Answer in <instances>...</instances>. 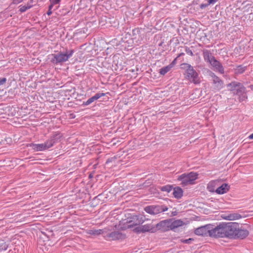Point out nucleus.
Wrapping results in <instances>:
<instances>
[{"label":"nucleus","instance_id":"nucleus-11","mask_svg":"<svg viewBox=\"0 0 253 253\" xmlns=\"http://www.w3.org/2000/svg\"><path fill=\"white\" fill-rule=\"evenodd\" d=\"M210 64L213 68L214 71L218 72L220 74H224V68L222 64L215 58L213 60L211 61V62L210 63Z\"/></svg>","mask_w":253,"mask_h":253},{"label":"nucleus","instance_id":"nucleus-40","mask_svg":"<svg viewBox=\"0 0 253 253\" xmlns=\"http://www.w3.org/2000/svg\"><path fill=\"white\" fill-rule=\"evenodd\" d=\"M208 3L210 5L211 4H214L218 0H207Z\"/></svg>","mask_w":253,"mask_h":253},{"label":"nucleus","instance_id":"nucleus-20","mask_svg":"<svg viewBox=\"0 0 253 253\" xmlns=\"http://www.w3.org/2000/svg\"><path fill=\"white\" fill-rule=\"evenodd\" d=\"M183 221L181 220H176L172 222H170V229H174L176 228L183 225Z\"/></svg>","mask_w":253,"mask_h":253},{"label":"nucleus","instance_id":"nucleus-5","mask_svg":"<svg viewBox=\"0 0 253 253\" xmlns=\"http://www.w3.org/2000/svg\"><path fill=\"white\" fill-rule=\"evenodd\" d=\"M214 231V227L210 224L206 225L197 228L195 230V234L199 236H209L211 237L215 238L213 232Z\"/></svg>","mask_w":253,"mask_h":253},{"label":"nucleus","instance_id":"nucleus-15","mask_svg":"<svg viewBox=\"0 0 253 253\" xmlns=\"http://www.w3.org/2000/svg\"><path fill=\"white\" fill-rule=\"evenodd\" d=\"M203 54L205 61L210 63L215 59L211 52L208 49H204L203 50Z\"/></svg>","mask_w":253,"mask_h":253},{"label":"nucleus","instance_id":"nucleus-6","mask_svg":"<svg viewBox=\"0 0 253 253\" xmlns=\"http://www.w3.org/2000/svg\"><path fill=\"white\" fill-rule=\"evenodd\" d=\"M148 220L143 214L134 215L127 218L126 223H129L128 226L132 227L142 224Z\"/></svg>","mask_w":253,"mask_h":253},{"label":"nucleus","instance_id":"nucleus-25","mask_svg":"<svg viewBox=\"0 0 253 253\" xmlns=\"http://www.w3.org/2000/svg\"><path fill=\"white\" fill-rule=\"evenodd\" d=\"M217 182L215 181H211L207 186V189L210 192H214L215 190V186Z\"/></svg>","mask_w":253,"mask_h":253},{"label":"nucleus","instance_id":"nucleus-10","mask_svg":"<svg viewBox=\"0 0 253 253\" xmlns=\"http://www.w3.org/2000/svg\"><path fill=\"white\" fill-rule=\"evenodd\" d=\"M107 237L110 240H119L125 238V235L119 231H114L108 234Z\"/></svg>","mask_w":253,"mask_h":253},{"label":"nucleus","instance_id":"nucleus-19","mask_svg":"<svg viewBox=\"0 0 253 253\" xmlns=\"http://www.w3.org/2000/svg\"><path fill=\"white\" fill-rule=\"evenodd\" d=\"M173 195L174 197L177 199L180 198L183 196V191L182 189L179 187L173 188Z\"/></svg>","mask_w":253,"mask_h":253},{"label":"nucleus","instance_id":"nucleus-1","mask_svg":"<svg viewBox=\"0 0 253 253\" xmlns=\"http://www.w3.org/2000/svg\"><path fill=\"white\" fill-rule=\"evenodd\" d=\"M238 226L239 223L237 222H222L214 227L213 233L215 238L236 239L235 233Z\"/></svg>","mask_w":253,"mask_h":253},{"label":"nucleus","instance_id":"nucleus-2","mask_svg":"<svg viewBox=\"0 0 253 253\" xmlns=\"http://www.w3.org/2000/svg\"><path fill=\"white\" fill-rule=\"evenodd\" d=\"M180 66L181 69L185 70L186 79L194 84H199L200 83L201 81L199 74L194 69L193 66L186 63L181 64Z\"/></svg>","mask_w":253,"mask_h":253},{"label":"nucleus","instance_id":"nucleus-29","mask_svg":"<svg viewBox=\"0 0 253 253\" xmlns=\"http://www.w3.org/2000/svg\"><path fill=\"white\" fill-rule=\"evenodd\" d=\"M105 94L104 93H98L93 96L95 98V100H97L99 99L101 97L104 96Z\"/></svg>","mask_w":253,"mask_h":253},{"label":"nucleus","instance_id":"nucleus-8","mask_svg":"<svg viewBox=\"0 0 253 253\" xmlns=\"http://www.w3.org/2000/svg\"><path fill=\"white\" fill-rule=\"evenodd\" d=\"M211 77L213 83V87L215 90L219 91L223 87V82L213 73H211Z\"/></svg>","mask_w":253,"mask_h":253},{"label":"nucleus","instance_id":"nucleus-16","mask_svg":"<svg viewBox=\"0 0 253 253\" xmlns=\"http://www.w3.org/2000/svg\"><path fill=\"white\" fill-rule=\"evenodd\" d=\"M230 188V186L226 183L222 184L220 186L218 187L215 192L218 194H223L227 192Z\"/></svg>","mask_w":253,"mask_h":253},{"label":"nucleus","instance_id":"nucleus-7","mask_svg":"<svg viewBox=\"0 0 253 253\" xmlns=\"http://www.w3.org/2000/svg\"><path fill=\"white\" fill-rule=\"evenodd\" d=\"M168 208L165 205H151L144 208V211L151 215H156L168 211Z\"/></svg>","mask_w":253,"mask_h":253},{"label":"nucleus","instance_id":"nucleus-17","mask_svg":"<svg viewBox=\"0 0 253 253\" xmlns=\"http://www.w3.org/2000/svg\"><path fill=\"white\" fill-rule=\"evenodd\" d=\"M57 135L52 136L50 139L48 140L44 144L45 149L50 148L55 143V139L57 138Z\"/></svg>","mask_w":253,"mask_h":253},{"label":"nucleus","instance_id":"nucleus-44","mask_svg":"<svg viewBox=\"0 0 253 253\" xmlns=\"http://www.w3.org/2000/svg\"><path fill=\"white\" fill-rule=\"evenodd\" d=\"M249 138L250 139H253V133L249 136Z\"/></svg>","mask_w":253,"mask_h":253},{"label":"nucleus","instance_id":"nucleus-27","mask_svg":"<svg viewBox=\"0 0 253 253\" xmlns=\"http://www.w3.org/2000/svg\"><path fill=\"white\" fill-rule=\"evenodd\" d=\"M188 174L192 183H193V181L198 178V174L196 172H191L188 173Z\"/></svg>","mask_w":253,"mask_h":253},{"label":"nucleus","instance_id":"nucleus-31","mask_svg":"<svg viewBox=\"0 0 253 253\" xmlns=\"http://www.w3.org/2000/svg\"><path fill=\"white\" fill-rule=\"evenodd\" d=\"M31 6H22L20 8V11L21 12H23L26 11L28 9L30 8Z\"/></svg>","mask_w":253,"mask_h":253},{"label":"nucleus","instance_id":"nucleus-14","mask_svg":"<svg viewBox=\"0 0 253 253\" xmlns=\"http://www.w3.org/2000/svg\"><path fill=\"white\" fill-rule=\"evenodd\" d=\"M156 227L159 229L168 230L169 227L170 228V221L168 219L161 221L156 225Z\"/></svg>","mask_w":253,"mask_h":253},{"label":"nucleus","instance_id":"nucleus-26","mask_svg":"<svg viewBox=\"0 0 253 253\" xmlns=\"http://www.w3.org/2000/svg\"><path fill=\"white\" fill-rule=\"evenodd\" d=\"M160 189L162 191H165L168 193H169L172 189V186L170 185H167L160 187Z\"/></svg>","mask_w":253,"mask_h":253},{"label":"nucleus","instance_id":"nucleus-45","mask_svg":"<svg viewBox=\"0 0 253 253\" xmlns=\"http://www.w3.org/2000/svg\"><path fill=\"white\" fill-rule=\"evenodd\" d=\"M183 55H184V53H181L179 54V55L176 58H177L178 57H180V56Z\"/></svg>","mask_w":253,"mask_h":253},{"label":"nucleus","instance_id":"nucleus-36","mask_svg":"<svg viewBox=\"0 0 253 253\" xmlns=\"http://www.w3.org/2000/svg\"><path fill=\"white\" fill-rule=\"evenodd\" d=\"M6 82L5 78H0V85L4 84Z\"/></svg>","mask_w":253,"mask_h":253},{"label":"nucleus","instance_id":"nucleus-34","mask_svg":"<svg viewBox=\"0 0 253 253\" xmlns=\"http://www.w3.org/2000/svg\"><path fill=\"white\" fill-rule=\"evenodd\" d=\"M135 230L136 232H139V233H141V232L143 233V231L142 229V225L137 227L135 229Z\"/></svg>","mask_w":253,"mask_h":253},{"label":"nucleus","instance_id":"nucleus-13","mask_svg":"<svg viewBox=\"0 0 253 253\" xmlns=\"http://www.w3.org/2000/svg\"><path fill=\"white\" fill-rule=\"evenodd\" d=\"M178 180L181 181V184L183 186L192 184L188 174L184 173L180 175L178 178Z\"/></svg>","mask_w":253,"mask_h":253},{"label":"nucleus","instance_id":"nucleus-43","mask_svg":"<svg viewBox=\"0 0 253 253\" xmlns=\"http://www.w3.org/2000/svg\"><path fill=\"white\" fill-rule=\"evenodd\" d=\"M22 0H13V2L14 3H19Z\"/></svg>","mask_w":253,"mask_h":253},{"label":"nucleus","instance_id":"nucleus-21","mask_svg":"<svg viewBox=\"0 0 253 253\" xmlns=\"http://www.w3.org/2000/svg\"><path fill=\"white\" fill-rule=\"evenodd\" d=\"M33 149L36 151H43L45 150L44 144H32Z\"/></svg>","mask_w":253,"mask_h":253},{"label":"nucleus","instance_id":"nucleus-18","mask_svg":"<svg viewBox=\"0 0 253 253\" xmlns=\"http://www.w3.org/2000/svg\"><path fill=\"white\" fill-rule=\"evenodd\" d=\"M142 229L143 233L146 232H154L156 230L155 227L151 224H147L142 225Z\"/></svg>","mask_w":253,"mask_h":253},{"label":"nucleus","instance_id":"nucleus-12","mask_svg":"<svg viewBox=\"0 0 253 253\" xmlns=\"http://www.w3.org/2000/svg\"><path fill=\"white\" fill-rule=\"evenodd\" d=\"M235 234L236 239L240 238L243 239L249 235V231L246 229L240 228L239 224L238 229L236 231Z\"/></svg>","mask_w":253,"mask_h":253},{"label":"nucleus","instance_id":"nucleus-30","mask_svg":"<svg viewBox=\"0 0 253 253\" xmlns=\"http://www.w3.org/2000/svg\"><path fill=\"white\" fill-rule=\"evenodd\" d=\"M8 248V245L6 243H3L0 246V252L6 250Z\"/></svg>","mask_w":253,"mask_h":253},{"label":"nucleus","instance_id":"nucleus-41","mask_svg":"<svg viewBox=\"0 0 253 253\" xmlns=\"http://www.w3.org/2000/svg\"><path fill=\"white\" fill-rule=\"evenodd\" d=\"M176 60L177 58H175L169 65H172V67L175 64Z\"/></svg>","mask_w":253,"mask_h":253},{"label":"nucleus","instance_id":"nucleus-3","mask_svg":"<svg viewBox=\"0 0 253 253\" xmlns=\"http://www.w3.org/2000/svg\"><path fill=\"white\" fill-rule=\"evenodd\" d=\"M73 49L66 50L65 52H59L57 54H51L50 62L54 65L61 64L67 61L73 54Z\"/></svg>","mask_w":253,"mask_h":253},{"label":"nucleus","instance_id":"nucleus-22","mask_svg":"<svg viewBox=\"0 0 253 253\" xmlns=\"http://www.w3.org/2000/svg\"><path fill=\"white\" fill-rule=\"evenodd\" d=\"M103 230L101 229H90L87 231V233L92 235H99L103 233Z\"/></svg>","mask_w":253,"mask_h":253},{"label":"nucleus","instance_id":"nucleus-4","mask_svg":"<svg viewBox=\"0 0 253 253\" xmlns=\"http://www.w3.org/2000/svg\"><path fill=\"white\" fill-rule=\"evenodd\" d=\"M228 87L229 90L232 91L233 94L242 95L240 97V101L244 100L246 98L245 95L244 94L246 89L241 83L232 82L228 84Z\"/></svg>","mask_w":253,"mask_h":253},{"label":"nucleus","instance_id":"nucleus-33","mask_svg":"<svg viewBox=\"0 0 253 253\" xmlns=\"http://www.w3.org/2000/svg\"><path fill=\"white\" fill-rule=\"evenodd\" d=\"M88 1V0H81L80 5H81V8H84L85 7V5L84 6V4ZM85 6H86L85 5Z\"/></svg>","mask_w":253,"mask_h":253},{"label":"nucleus","instance_id":"nucleus-35","mask_svg":"<svg viewBox=\"0 0 253 253\" xmlns=\"http://www.w3.org/2000/svg\"><path fill=\"white\" fill-rule=\"evenodd\" d=\"M192 241H193V239H191V238H189L188 239L181 240L182 243H185V244H190Z\"/></svg>","mask_w":253,"mask_h":253},{"label":"nucleus","instance_id":"nucleus-42","mask_svg":"<svg viewBox=\"0 0 253 253\" xmlns=\"http://www.w3.org/2000/svg\"><path fill=\"white\" fill-rule=\"evenodd\" d=\"M177 214V212L176 211H172L171 213V215H170V216H175Z\"/></svg>","mask_w":253,"mask_h":253},{"label":"nucleus","instance_id":"nucleus-39","mask_svg":"<svg viewBox=\"0 0 253 253\" xmlns=\"http://www.w3.org/2000/svg\"><path fill=\"white\" fill-rule=\"evenodd\" d=\"M60 0H50V1L51 2L50 5H52V6L54 4H57L59 2Z\"/></svg>","mask_w":253,"mask_h":253},{"label":"nucleus","instance_id":"nucleus-37","mask_svg":"<svg viewBox=\"0 0 253 253\" xmlns=\"http://www.w3.org/2000/svg\"><path fill=\"white\" fill-rule=\"evenodd\" d=\"M52 5H50L48 7V10L47 12V14L48 15H50L52 14L51 9L52 8Z\"/></svg>","mask_w":253,"mask_h":253},{"label":"nucleus","instance_id":"nucleus-23","mask_svg":"<svg viewBox=\"0 0 253 253\" xmlns=\"http://www.w3.org/2000/svg\"><path fill=\"white\" fill-rule=\"evenodd\" d=\"M247 69V66L239 65L235 69V73L236 74H241L245 72Z\"/></svg>","mask_w":253,"mask_h":253},{"label":"nucleus","instance_id":"nucleus-32","mask_svg":"<svg viewBox=\"0 0 253 253\" xmlns=\"http://www.w3.org/2000/svg\"><path fill=\"white\" fill-rule=\"evenodd\" d=\"M185 52L188 55H190V56H193V53L192 51L190 49V48L186 47L185 48Z\"/></svg>","mask_w":253,"mask_h":253},{"label":"nucleus","instance_id":"nucleus-9","mask_svg":"<svg viewBox=\"0 0 253 253\" xmlns=\"http://www.w3.org/2000/svg\"><path fill=\"white\" fill-rule=\"evenodd\" d=\"M221 216L223 219L228 220H237L242 217L241 214L236 212L222 214Z\"/></svg>","mask_w":253,"mask_h":253},{"label":"nucleus","instance_id":"nucleus-28","mask_svg":"<svg viewBox=\"0 0 253 253\" xmlns=\"http://www.w3.org/2000/svg\"><path fill=\"white\" fill-rule=\"evenodd\" d=\"M94 101H95V98H94V97L92 96V97H90V98H89L86 101L84 102L83 104L84 105L87 106V105H89L90 104H91Z\"/></svg>","mask_w":253,"mask_h":253},{"label":"nucleus","instance_id":"nucleus-38","mask_svg":"<svg viewBox=\"0 0 253 253\" xmlns=\"http://www.w3.org/2000/svg\"><path fill=\"white\" fill-rule=\"evenodd\" d=\"M210 4L208 3H202L200 4V7L201 9H204L207 7Z\"/></svg>","mask_w":253,"mask_h":253},{"label":"nucleus","instance_id":"nucleus-24","mask_svg":"<svg viewBox=\"0 0 253 253\" xmlns=\"http://www.w3.org/2000/svg\"><path fill=\"white\" fill-rule=\"evenodd\" d=\"M172 68V65H168L160 69L159 73L162 75H165Z\"/></svg>","mask_w":253,"mask_h":253}]
</instances>
